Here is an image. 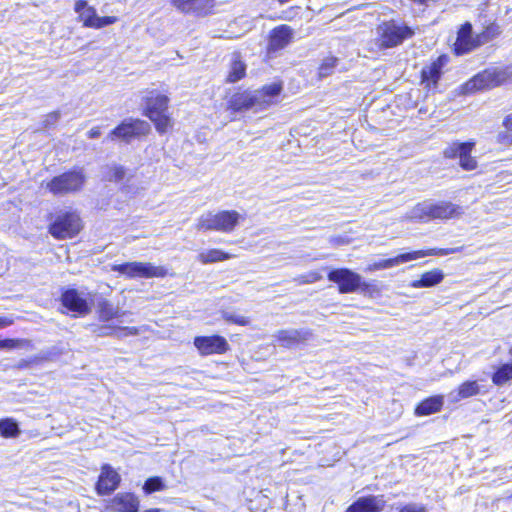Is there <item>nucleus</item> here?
Here are the masks:
<instances>
[{
  "instance_id": "nucleus-6",
  "label": "nucleus",
  "mask_w": 512,
  "mask_h": 512,
  "mask_svg": "<svg viewBox=\"0 0 512 512\" xmlns=\"http://www.w3.org/2000/svg\"><path fill=\"white\" fill-rule=\"evenodd\" d=\"M86 175L83 168L74 167L53 176L45 182L46 190L55 197L76 194L84 188Z\"/></svg>"
},
{
  "instance_id": "nucleus-1",
  "label": "nucleus",
  "mask_w": 512,
  "mask_h": 512,
  "mask_svg": "<svg viewBox=\"0 0 512 512\" xmlns=\"http://www.w3.org/2000/svg\"><path fill=\"white\" fill-rule=\"evenodd\" d=\"M141 113L154 125L158 134L170 132L174 127V119L169 112L170 98L158 89H146L142 97Z\"/></svg>"
},
{
  "instance_id": "nucleus-30",
  "label": "nucleus",
  "mask_w": 512,
  "mask_h": 512,
  "mask_svg": "<svg viewBox=\"0 0 512 512\" xmlns=\"http://www.w3.org/2000/svg\"><path fill=\"white\" fill-rule=\"evenodd\" d=\"M231 258H233L232 254L217 248L208 249L197 256V260L203 265L223 262Z\"/></svg>"
},
{
  "instance_id": "nucleus-47",
  "label": "nucleus",
  "mask_w": 512,
  "mask_h": 512,
  "mask_svg": "<svg viewBox=\"0 0 512 512\" xmlns=\"http://www.w3.org/2000/svg\"><path fill=\"white\" fill-rule=\"evenodd\" d=\"M14 324L12 317L0 316V328H6Z\"/></svg>"
},
{
  "instance_id": "nucleus-21",
  "label": "nucleus",
  "mask_w": 512,
  "mask_h": 512,
  "mask_svg": "<svg viewBox=\"0 0 512 512\" xmlns=\"http://www.w3.org/2000/svg\"><path fill=\"white\" fill-rule=\"evenodd\" d=\"M284 90L283 81L278 79L269 84L262 85L256 93V110L262 111L279 103V97Z\"/></svg>"
},
{
  "instance_id": "nucleus-26",
  "label": "nucleus",
  "mask_w": 512,
  "mask_h": 512,
  "mask_svg": "<svg viewBox=\"0 0 512 512\" xmlns=\"http://www.w3.org/2000/svg\"><path fill=\"white\" fill-rule=\"evenodd\" d=\"M443 395H432L422 399L414 407V415L417 417L429 416L436 414L443 409Z\"/></svg>"
},
{
  "instance_id": "nucleus-20",
  "label": "nucleus",
  "mask_w": 512,
  "mask_h": 512,
  "mask_svg": "<svg viewBox=\"0 0 512 512\" xmlns=\"http://www.w3.org/2000/svg\"><path fill=\"white\" fill-rule=\"evenodd\" d=\"M256 93L249 89L237 87L226 102V109L231 113H241L256 109Z\"/></svg>"
},
{
  "instance_id": "nucleus-41",
  "label": "nucleus",
  "mask_w": 512,
  "mask_h": 512,
  "mask_svg": "<svg viewBox=\"0 0 512 512\" xmlns=\"http://www.w3.org/2000/svg\"><path fill=\"white\" fill-rule=\"evenodd\" d=\"M322 278V274L319 271L314 270L298 275L295 278V281L300 285H305L316 283L322 280Z\"/></svg>"
},
{
  "instance_id": "nucleus-34",
  "label": "nucleus",
  "mask_w": 512,
  "mask_h": 512,
  "mask_svg": "<svg viewBox=\"0 0 512 512\" xmlns=\"http://www.w3.org/2000/svg\"><path fill=\"white\" fill-rule=\"evenodd\" d=\"M492 383L503 386L512 380V362L504 363L496 368L492 374Z\"/></svg>"
},
{
  "instance_id": "nucleus-14",
  "label": "nucleus",
  "mask_w": 512,
  "mask_h": 512,
  "mask_svg": "<svg viewBox=\"0 0 512 512\" xmlns=\"http://www.w3.org/2000/svg\"><path fill=\"white\" fill-rule=\"evenodd\" d=\"M294 38V29L288 24H279L273 27L267 34L266 55L274 57L293 43Z\"/></svg>"
},
{
  "instance_id": "nucleus-38",
  "label": "nucleus",
  "mask_w": 512,
  "mask_h": 512,
  "mask_svg": "<svg viewBox=\"0 0 512 512\" xmlns=\"http://www.w3.org/2000/svg\"><path fill=\"white\" fill-rule=\"evenodd\" d=\"M357 292H359L369 298H373L375 296L380 295L381 289L376 283L364 281L362 279V276H360V279L358 281V291Z\"/></svg>"
},
{
  "instance_id": "nucleus-11",
  "label": "nucleus",
  "mask_w": 512,
  "mask_h": 512,
  "mask_svg": "<svg viewBox=\"0 0 512 512\" xmlns=\"http://www.w3.org/2000/svg\"><path fill=\"white\" fill-rule=\"evenodd\" d=\"M449 62V55L442 53L422 67L419 73V79L420 85L423 86L426 92L435 93L438 90L445 67Z\"/></svg>"
},
{
  "instance_id": "nucleus-43",
  "label": "nucleus",
  "mask_w": 512,
  "mask_h": 512,
  "mask_svg": "<svg viewBox=\"0 0 512 512\" xmlns=\"http://www.w3.org/2000/svg\"><path fill=\"white\" fill-rule=\"evenodd\" d=\"M301 10L302 9L299 5L289 6L285 10L281 11L277 19L292 22L300 18Z\"/></svg>"
},
{
  "instance_id": "nucleus-46",
  "label": "nucleus",
  "mask_w": 512,
  "mask_h": 512,
  "mask_svg": "<svg viewBox=\"0 0 512 512\" xmlns=\"http://www.w3.org/2000/svg\"><path fill=\"white\" fill-rule=\"evenodd\" d=\"M101 135V130H100V127L99 126H95V127H92L88 132H87V137L89 139H96V138H99Z\"/></svg>"
},
{
  "instance_id": "nucleus-45",
  "label": "nucleus",
  "mask_w": 512,
  "mask_h": 512,
  "mask_svg": "<svg viewBox=\"0 0 512 512\" xmlns=\"http://www.w3.org/2000/svg\"><path fill=\"white\" fill-rule=\"evenodd\" d=\"M396 512H427V508L423 504L407 503L400 506Z\"/></svg>"
},
{
  "instance_id": "nucleus-3",
  "label": "nucleus",
  "mask_w": 512,
  "mask_h": 512,
  "mask_svg": "<svg viewBox=\"0 0 512 512\" xmlns=\"http://www.w3.org/2000/svg\"><path fill=\"white\" fill-rule=\"evenodd\" d=\"M511 79V72L505 68H485L461 85L465 95L476 94L499 87Z\"/></svg>"
},
{
  "instance_id": "nucleus-12",
  "label": "nucleus",
  "mask_w": 512,
  "mask_h": 512,
  "mask_svg": "<svg viewBox=\"0 0 512 512\" xmlns=\"http://www.w3.org/2000/svg\"><path fill=\"white\" fill-rule=\"evenodd\" d=\"M476 146L474 140L465 142H452L443 150L445 159L459 158V166L464 171H473L478 168V161L472 155V151Z\"/></svg>"
},
{
  "instance_id": "nucleus-18",
  "label": "nucleus",
  "mask_w": 512,
  "mask_h": 512,
  "mask_svg": "<svg viewBox=\"0 0 512 512\" xmlns=\"http://www.w3.org/2000/svg\"><path fill=\"white\" fill-rule=\"evenodd\" d=\"M193 345L202 357L210 355H222L230 350L227 339L219 334L196 336Z\"/></svg>"
},
{
  "instance_id": "nucleus-19",
  "label": "nucleus",
  "mask_w": 512,
  "mask_h": 512,
  "mask_svg": "<svg viewBox=\"0 0 512 512\" xmlns=\"http://www.w3.org/2000/svg\"><path fill=\"white\" fill-rule=\"evenodd\" d=\"M59 300L66 312L72 313L73 316H85L91 311L87 300L75 288L64 289Z\"/></svg>"
},
{
  "instance_id": "nucleus-5",
  "label": "nucleus",
  "mask_w": 512,
  "mask_h": 512,
  "mask_svg": "<svg viewBox=\"0 0 512 512\" xmlns=\"http://www.w3.org/2000/svg\"><path fill=\"white\" fill-rule=\"evenodd\" d=\"M463 214V209L450 201H441L429 205L416 204L410 215V220L427 223L435 220H450L459 218Z\"/></svg>"
},
{
  "instance_id": "nucleus-17",
  "label": "nucleus",
  "mask_w": 512,
  "mask_h": 512,
  "mask_svg": "<svg viewBox=\"0 0 512 512\" xmlns=\"http://www.w3.org/2000/svg\"><path fill=\"white\" fill-rule=\"evenodd\" d=\"M360 274L347 267L331 269L327 274V279L334 283L340 294H351L358 291V281Z\"/></svg>"
},
{
  "instance_id": "nucleus-35",
  "label": "nucleus",
  "mask_w": 512,
  "mask_h": 512,
  "mask_svg": "<svg viewBox=\"0 0 512 512\" xmlns=\"http://www.w3.org/2000/svg\"><path fill=\"white\" fill-rule=\"evenodd\" d=\"M504 131L500 132L497 137V143L504 146L512 145V113L506 115L502 121Z\"/></svg>"
},
{
  "instance_id": "nucleus-23",
  "label": "nucleus",
  "mask_w": 512,
  "mask_h": 512,
  "mask_svg": "<svg viewBox=\"0 0 512 512\" xmlns=\"http://www.w3.org/2000/svg\"><path fill=\"white\" fill-rule=\"evenodd\" d=\"M106 509L112 512H138L139 500L131 492H121L107 501Z\"/></svg>"
},
{
  "instance_id": "nucleus-44",
  "label": "nucleus",
  "mask_w": 512,
  "mask_h": 512,
  "mask_svg": "<svg viewBox=\"0 0 512 512\" xmlns=\"http://www.w3.org/2000/svg\"><path fill=\"white\" fill-rule=\"evenodd\" d=\"M126 175V169L121 165H114L109 169L106 180L109 182H120Z\"/></svg>"
},
{
  "instance_id": "nucleus-39",
  "label": "nucleus",
  "mask_w": 512,
  "mask_h": 512,
  "mask_svg": "<svg viewBox=\"0 0 512 512\" xmlns=\"http://www.w3.org/2000/svg\"><path fill=\"white\" fill-rule=\"evenodd\" d=\"M165 489V485L162 478L159 476L149 477L143 485V490L146 494H152L154 492L162 491Z\"/></svg>"
},
{
  "instance_id": "nucleus-16",
  "label": "nucleus",
  "mask_w": 512,
  "mask_h": 512,
  "mask_svg": "<svg viewBox=\"0 0 512 512\" xmlns=\"http://www.w3.org/2000/svg\"><path fill=\"white\" fill-rule=\"evenodd\" d=\"M480 48L477 34H473L472 23H462L456 31V39L452 45V52L455 56H463Z\"/></svg>"
},
{
  "instance_id": "nucleus-36",
  "label": "nucleus",
  "mask_w": 512,
  "mask_h": 512,
  "mask_svg": "<svg viewBox=\"0 0 512 512\" xmlns=\"http://www.w3.org/2000/svg\"><path fill=\"white\" fill-rule=\"evenodd\" d=\"M19 434L18 423L13 418L0 419V435L3 438H16Z\"/></svg>"
},
{
  "instance_id": "nucleus-2",
  "label": "nucleus",
  "mask_w": 512,
  "mask_h": 512,
  "mask_svg": "<svg viewBox=\"0 0 512 512\" xmlns=\"http://www.w3.org/2000/svg\"><path fill=\"white\" fill-rule=\"evenodd\" d=\"M84 229V222L77 210H61L50 216L47 226L49 235L58 241L77 237Z\"/></svg>"
},
{
  "instance_id": "nucleus-33",
  "label": "nucleus",
  "mask_w": 512,
  "mask_h": 512,
  "mask_svg": "<svg viewBox=\"0 0 512 512\" xmlns=\"http://www.w3.org/2000/svg\"><path fill=\"white\" fill-rule=\"evenodd\" d=\"M97 314L100 321H110L119 317L118 309L107 299H101L97 304Z\"/></svg>"
},
{
  "instance_id": "nucleus-37",
  "label": "nucleus",
  "mask_w": 512,
  "mask_h": 512,
  "mask_svg": "<svg viewBox=\"0 0 512 512\" xmlns=\"http://www.w3.org/2000/svg\"><path fill=\"white\" fill-rule=\"evenodd\" d=\"M457 393L460 399L469 398L478 395L480 393V387L476 380H467L458 386Z\"/></svg>"
},
{
  "instance_id": "nucleus-32",
  "label": "nucleus",
  "mask_w": 512,
  "mask_h": 512,
  "mask_svg": "<svg viewBox=\"0 0 512 512\" xmlns=\"http://www.w3.org/2000/svg\"><path fill=\"white\" fill-rule=\"evenodd\" d=\"M339 64V59L336 56L329 55L323 58L317 68L316 77L317 80L321 81L329 76H331L336 67Z\"/></svg>"
},
{
  "instance_id": "nucleus-48",
  "label": "nucleus",
  "mask_w": 512,
  "mask_h": 512,
  "mask_svg": "<svg viewBox=\"0 0 512 512\" xmlns=\"http://www.w3.org/2000/svg\"><path fill=\"white\" fill-rule=\"evenodd\" d=\"M509 354L512 356V347L509 350Z\"/></svg>"
},
{
  "instance_id": "nucleus-27",
  "label": "nucleus",
  "mask_w": 512,
  "mask_h": 512,
  "mask_svg": "<svg viewBox=\"0 0 512 512\" xmlns=\"http://www.w3.org/2000/svg\"><path fill=\"white\" fill-rule=\"evenodd\" d=\"M94 332L98 337H127L135 336L140 333V329L135 326H117V325H99L95 328Z\"/></svg>"
},
{
  "instance_id": "nucleus-4",
  "label": "nucleus",
  "mask_w": 512,
  "mask_h": 512,
  "mask_svg": "<svg viewBox=\"0 0 512 512\" xmlns=\"http://www.w3.org/2000/svg\"><path fill=\"white\" fill-rule=\"evenodd\" d=\"M415 35L412 27L395 19L382 21L377 25L375 44L379 50H387L402 45Z\"/></svg>"
},
{
  "instance_id": "nucleus-22",
  "label": "nucleus",
  "mask_w": 512,
  "mask_h": 512,
  "mask_svg": "<svg viewBox=\"0 0 512 512\" xmlns=\"http://www.w3.org/2000/svg\"><path fill=\"white\" fill-rule=\"evenodd\" d=\"M120 482V475L109 464H104L95 485L96 493L100 496L109 495L119 487Z\"/></svg>"
},
{
  "instance_id": "nucleus-10",
  "label": "nucleus",
  "mask_w": 512,
  "mask_h": 512,
  "mask_svg": "<svg viewBox=\"0 0 512 512\" xmlns=\"http://www.w3.org/2000/svg\"><path fill=\"white\" fill-rule=\"evenodd\" d=\"M113 272H117L129 279L133 278H164L168 275V270L163 266H155L150 262H125L121 264H113L111 266Z\"/></svg>"
},
{
  "instance_id": "nucleus-31",
  "label": "nucleus",
  "mask_w": 512,
  "mask_h": 512,
  "mask_svg": "<svg viewBox=\"0 0 512 512\" xmlns=\"http://www.w3.org/2000/svg\"><path fill=\"white\" fill-rule=\"evenodd\" d=\"M502 34L500 25L496 20L489 21L477 34L480 47L494 41Z\"/></svg>"
},
{
  "instance_id": "nucleus-9",
  "label": "nucleus",
  "mask_w": 512,
  "mask_h": 512,
  "mask_svg": "<svg viewBox=\"0 0 512 512\" xmlns=\"http://www.w3.org/2000/svg\"><path fill=\"white\" fill-rule=\"evenodd\" d=\"M151 133V125L141 119L129 117L119 122L108 134L110 139L130 143L134 139L146 138Z\"/></svg>"
},
{
  "instance_id": "nucleus-28",
  "label": "nucleus",
  "mask_w": 512,
  "mask_h": 512,
  "mask_svg": "<svg viewBox=\"0 0 512 512\" xmlns=\"http://www.w3.org/2000/svg\"><path fill=\"white\" fill-rule=\"evenodd\" d=\"M247 76V65L243 61L241 54L235 52L229 64V71L225 77V83L234 84Z\"/></svg>"
},
{
  "instance_id": "nucleus-29",
  "label": "nucleus",
  "mask_w": 512,
  "mask_h": 512,
  "mask_svg": "<svg viewBox=\"0 0 512 512\" xmlns=\"http://www.w3.org/2000/svg\"><path fill=\"white\" fill-rule=\"evenodd\" d=\"M445 275L440 268H434L423 272L420 277L410 283L412 288H430L438 285L444 279Z\"/></svg>"
},
{
  "instance_id": "nucleus-7",
  "label": "nucleus",
  "mask_w": 512,
  "mask_h": 512,
  "mask_svg": "<svg viewBox=\"0 0 512 512\" xmlns=\"http://www.w3.org/2000/svg\"><path fill=\"white\" fill-rule=\"evenodd\" d=\"M463 250V247L454 248H426L412 252H406L399 254L395 257L382 259L369 264L366 267V271L374 272L378 270H384L396 267L400 264L407 263L409 261L417 260L419 258L427 256H447L454 253H459Z\"/></svg>"
},
{
  "instance_id": "nucleus-24",
  "label": "nucleus",
  "mask_w": 512,
  "mask_h": 512,
  "mask_svg": "<svg viewBox=\"0 0 512 512\" xmlns=\"http://www.w3.org/2000/svg\"><path fill=\"white\" fill-rule=\"evenodd\" d=\"M311 335L312 334L309 330L281 329L277 331L275 339L281 347L290 349L301 344H304L310 338Z\"/></svg>"
},
{
  "instance_id": "nucleus-13",
  "label": "nucleus",
  "mask_w": 512,
  "mask_h": 512,
  "mask_svg": "<svg viewBox=\"0 0 512 512\" xmlns=\"http://www.w3.org/2000/svg\"><path fill=\"white\" fill-rule=\"evenodd\" d=\"M74 11L78 14V22L84 28L101 29L118 22L116 16H98L96 9L89 5L86 0H76Z\"/></svg>"
},
{
  "instance_id": "nucleus-15",
  "label": "nucleus",
  "mask_w": 512,
  "mask_h": 512,
  "mask_svg": "<svg viewBox=\"0 0 512 512\" xmlns=\"http://www.w3.org/2000/svg\"><path fill=\"white\" fill-rule=\"evenodd\" d=\"M170 5L183 15L205 18L213 15L217 8V0H169Z\"/></svg>"
},
{
  "instance_id": "nucleus-42",
  "label": "nucleus",
  "mask_w": 512,
  "mask_h": 512,
  "mask_svg": "<svg viewBox=\"0 0 512 512\" xmlns=\"http://www.w3.org/2000/svg\"><path fill=\"white\" fill-rule=\"evenodd\" d=\"M222 319L228 324H234L238 326H249L251 324V318L248 316H238L229 312L222 313Z\"/></svg>"
},
{
  "instance_id": "nucleus-8",
  "label": "nucleus",
  "mask_w": 512,
  "mask_h": 512,
  "mask_svg": "<svg viewBox=\"0 0 512 512\" xmlns=\"http://www.w3.org/2000/svg\"><path fill=\"white\" fill-rule=\"evenodd\" d=\"M244 217L236 210H219L198 218L196 227L199 231H217L229 234L233 232Z\"/></svg>"
},
{
  "instance_id": "nucleus-40",
  "label": "nucleus",
  "mask_w": 512,
  "mask_h": 512,
  "mask_svg": "<svg viewBox=\"0 0 512 512\" xmlns=\"http://www.w3.org/2000/svg\"><path fill=\"white\" fill-rule=\"evenodd\" d=\"M31 341L28 339L6 338L0 340V349H15L19 347H28Z\"/></svg>"
},
{
  "instance_id": "nucleus-25",
  "label": "nucleus",
  "mask_w": 512,
  "mask_h": 512,
  "mask_svg": "<svg viewBox=\"0 0 512 512\" xmlns=\"http://www.w3.org/2000/svg\"><path fill=\"white\" fill-rule=\"evenodd\" d=\"M385 506L379 496L368 495L359 497L344 512H381Z\"/></svg>"
}]
</instances>
